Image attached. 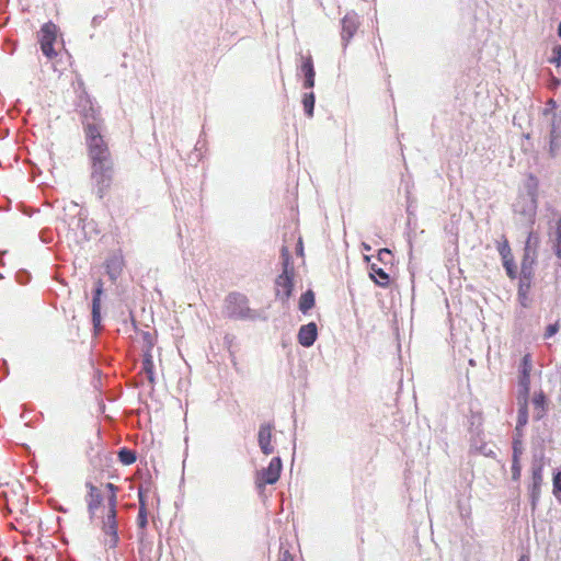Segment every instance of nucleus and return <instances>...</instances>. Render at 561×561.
<instances>
[{"instance_id":"f257e3e1","label":"nucleus","mask_w":561,"mask_h":561,"mask_svg":"<svg viewBox=\"0 0 561 561\" xmlns=\"http://www.w3.org/2000/svg\"><path fill=\"white\" fill-rule=\"evenodd\" d=\"M99 115L93 106H90L83 115V129L91 168L114 165L108 145L101 135V124L98 123L100 121Z\"/></svg>"},{"instance_id":"f03ea898","label":"nucleus","mask_w":561,"mask_h":561,"mask_svg":"<svg viewBox=\"0 0 561 561\" xmlns=\"http://www.w3.org/2000/svg\"><path fill=\"white\" fill-rule=\"evenodd\" d=\"M533 370V359L530 354H525L520 363V375L518 380V416L516 428L524 427L528 422V397L530 391V374Z\"/></svg>"},{"instance_id":"7ed1b4c3","label":"nucleus","mask_w":561,"mask_h":561,"mask_svg":"<svg viewBox=\"0 0 561 561\" xmlns=\"http://www.w3.org/2000/svg\"><path fill=\"white\" fill-rule=\"evenodd\" d=\"M538 237L529 232L525 243L524 257L522 260V272L518 291H529L533 278V265L536 261Z\"/></svg>"},{"instance_id":"20e7f679","label":"nucleus","mask_w":561,"mask_h":561,"mask_svg":"<svg viewBox=\"0 0 561 561\" xmlns=\"http://www.w3.org/2000/svg\"><path fill=\"white\" fill-rule=\"evenodd\" d=\"M283 256V273L276 278V296L283 300L288 299L291 296L294 283H293V267H290V255L287 248L282 249Z\"/></svg>"},{"instance_id":"39448f33","label":"nucleus","mask_w":561,"mask_h":561,"mask_svg":"<svg viewBox=\"0 0 561 561\" xmlns=\"http://www.w3.org/2000/svg\"><path fill=\"white\" fill-rule=\"evenodd\" d=\"M114 178V165H98L91 168V180L99 198H104L108 193Z\"/></svg>"},{"instance_id":"423d86ee","label":"nucleus","mask_w":561,"mask_h":561,"mask_svg":"<svg viewBox=\"0 0 561 561\" xmlns=\"http://www.w3.org/2000/svg\"><path fill=\"white\" fill-rule=\"evenodd\" d=\"M282 472V460L279 457L271 459L267 468H263L255 474L256 488L263 490L266 484H274L278 481Z\"/></svg>"},{"instance_id":"0eeeda50","label":"nucleus","mask_w":561,"mask_h":561,"mask_svg":"<svg viewBox=\"0 0 561 561\" xmlns=\"http://www.w3.org/2000/svg\"><path fill=\"white\" fill-rule=\"evenodd\" d=\"M56 38L57 26L51 22L45 23L41 28L39 44L43 54L49 59H53L57 56V53L54 49Z\"/></svg>"},{"instance_id":"6e6552de","label":"nucleus","mask_w":561,"mask_h":561,"mask_svg":"<svg viewBox=\"0 0 561 561\" xmlns=\"http://www.w3.org/2000/svg\"><path fill=\"white\" fill-rule=\"evenodd\" d=\"M226 308L230 317L244 318L249 316L248 298L240 293H231L226 298Z\"/></svg>"},{"instance_id":"1a4fd4ad","label":"nucleus","mask_w":561,"mask_h":561,"mask_svg":"<svg viewBox=\"0 0 561 561\" xmlns=\"http://www.w3.org/2000/svg\"><path fill=\"white\" fill-rule=\"evenodd\" d=\"M103 533L108 536L107 542L111 547H115L118 542L116 507L108 506V512L103 520Z\"/></svg>"},{"instance_id":"9d476101","label":"nucleus","mask_w":561,"mask_h":561,"mask_svg":"<svg viewBox=\"0 0 561 561\" xmlns=\"http://www.w3.org/2000/svg\"><path fill=\"white\" fill-rule=\"evenodd\" d=\"M272 431L273 426L271 424H262L259 430V446L262 453L266 456L274 453V447L272 445Z\"/></svg>"},{"instance_id":"9b49d317","label":"nucleus","mask_w":561,"mask_h":561,"mask_svg":"<svg viewBox=\"0 0 561 561\" xmlns=\"http://www.w3.org/2000/svg\"><path fill=\"white\" fill-rule=\"evenodd\" d=\"M358 28V21L355 14H346L342 20L341 37L344 46H347Z\"/></svg>"},{"instance_id":"f8f14e48","label":"nucleus","mask_w":561,"mask_h":561,"mask_svg":"<svg viewBox=\"0 0 561 561\" xmlns=\"http://www.w3.org/2000/svg\"><path fill=\"white\" fill-rule=\"evenodd\" d=\"M88 490L87 505L90 514H94L103 502V495L101 490L91 482L85 483Z\"/></svg>"},{"instance_id":"ddd939ff","label":"nucleus","mask_w":561,"mask_h":561,"mask_svg":"<svg viewBox=\"0 0 561 561\" xmlns=\"http://www.w3.org/2000/svg\"><path fill=\"white\" fill-rule=\"evenodd\" d=\"M103 294V282L95 283V290L92 299V321L95 329L101 325V296Z\"/></svg>"},{"instance_id":"4468645a","label":"nucleus","mask_w":561,"mask_h":561,"mask_svg":"<svg viewBox=\"0 0 561 561\" xmlns=\"http://www.w3.org/2000/svg\"><path fill=\"white\" fill-rule=\"evenodd\" d=\"M300 69L305 76L304 87L306 89H312L314 87L316 71L313 67V60L310 54L301 57Z\"/></svg>"},{"instance_id":"2eb2a0df","label":"nucleus","mask_w":561,"mask_h":561,"mask_svg":"<svg viewBox=\"0 0 561 561\" xmlns=\"http://www.w3.org/2000/svg\"><path fill=\"white\" fill-rule=\"evenodd\" d=\"M317 335V325L314 322H310L299 329L298 342L305 347H310L316 342Z\"/></svg>"},{"instance_id":"dca6fc26","label":"nucleus","mask_w":561,"mask_h":561,"mask_svg":"<svg viewBox=\"0 0 561 561\" xmlns=\"http://www.w3.org/2000/svg\"><path fill=\"white\" fill-rule=\"evenodd\" d=\"M106 273L108 274L110 278L115 280L117 277L121 276L123 268H124V259L122 255H113L110 257L106 263Z\"/></svg>"},{"instance_id":"f3484780","label":"nucleus","mask_w":561,"mask_h":561,"mask_svg":"<svg viewBox=\"0 0 561 561\" xmlns=\"http://www.w3.org/2000/svg\"><path fill=\"white\" fill-rule=\"evenodd\" d=\"M369 276L380 287L387 288L390 285L389 274L375 263L369 266Z\"/></svg>"},{"instance_id":"a211bd4d","label":"nucleus","mask_w":561,"mask_h":561,"mask_svg":"<svg viewBox=\"0 0 561 561\" xmlns=\"http://www.w3.org/2000/svg\"><path fill=\"white\" fill-rule=\"evenodd\" d=\"M531 403L534 407V417L536 420H541L547 412V397L543 391L536 392Z\"/></svg>"},{"instance_id":"6ab92c4d","label":"nucleus","mask_w":561,"mask_h":561,"mask_svg":"<svg viewBox=\"0 0 561 561\" xmlns=\"http://www.w3.org/2000/svg\"><path fill=\"white\" fill-rule=\"evenodd\" d=\"M314 306V294L311 290L304 293L299 299V309L306 313Z\"/></svg>"},{"instance_id":"aec40b11","label":"nucleus","mask_w":561,"mask_h":561,"mask_svg":"<svg viewBox=\"0 0 561 561\" xmlns=\"http://www.w3.org/2000/svg\"><path fill=\"white\" fill-rule=\"evenodd\" d=\"M118 459L123 465L129 466L136 461L137 456L134 450L128 449V448H122L118 451Z\"/></svg>"},{"instance_id":"412c9836","label":"nucleus","mask_w":561,"mask_h":561,"mask_svg":"<svg viewBox=\"0 0 561 561\" xmlns=\"http://www.w3.org/2000/svg\"><path fill=\"white\" fill-rule=\"evenodd\" d=\"M142 370L148 375V379L153 381V360L149 350L144 355Z\"/></svg>"},{"instance_id":"4be33fe9","label":"nucleus","mask_w":561,"mask_h":561,"mask_svg":"<svg viewBox=\"0 0 561 561\" xmlns=\"http://www.w3.org/2000/svg\"><path fill=\"white\" fill-rule=\"evenodd\" d=\"M314 94L312 92L306 93L302 99V104L306 114L311 117L313 115V108H314Z\"/></svg>"},{"instance_id":"5701e85b","label":"nucleus","mask_w":561,"mask_h":561,"mask_svg":"<svg viewBox=\"0 0 561 561\" xmlns=\"http://www.w3.org/2000/svg\"><path fill=\"white\" fill-rule=\"evenodd\" d=\"M502 262H503V266L506 271L507 276L511 279H515L517 276V271H516V265L514 263V256L512 255L510 257L503 259Z\"/></svg>"},{"instance_id":"b1692460","label":"nucleus","mask_w":561,"mask_h":561,"mask_svg":"<svg viewBox=\"0 0 561 561\" xmlns=\"http://www.w3.org/2000/svg\"><path fill=\"white\" fill-rule=\"evenodd\" d=\"M105 488L110 492V495H108V499H107L108 506L116 507V505H117V491H118V488L115 484L111 483V482L106 483Z\"/></svg>"},{"instance_id":"393cba45","label":"nucleus","mask_w":561,"mask_h":561,"mask_svg":"<svg viewBox=\"0 0 561 561\" xmlns=\"http://www.w3.org/2000/svg\"><path fill=\"white\" fill-rule=\"evenodd\" d=\"M137 525L140 529H146L148 525V508H144L142 506L139 507L137 515Z\"/></svg>"},{"instance_id":"a878e982","label":"nucleus","mask_w":561,"mask_h":561,"mask_svg":"<svg viewBox=\"0 0 561 561\" xmlns=\"http://www.w3.org/2000/svg\"><path fill=\"white\" fill-rule=\"evenodd\" d=\"M497 251H499V254L501 255L502 260L513 255L510 243H508L507 239H505V238H504L503 242L499 243Z\"/></svg>"},{"instance_id":"bb28decb","label":"nucleus","mask_w":561,"mask_h":561,"mask_svg":"<svg viewBox=\"0 0 561 561\" xmlns=\"http://www.w3.org/2000/svg\"><path fill=\"white\" fill-rule=\"evenodd\" d=\"M557 242H556V253L558 257L561 259V218L557 221L556 227Z\"/></svg>"},{"instance_id":"cd10ccee","label":"nucleus","mask_w":561,"mask_h":561,"mask_svg":"<svg viewBox=\"0 0 561 561\" xmlns=\"http://www.w3.org/2000/svg\"><path fill=\"white\" fill-rule=\"evenodd\" d=\"M550 62L556 64L558 67L561 65V45H556L552 48V57Z\"/></svg>"},{"instance_id":"c85d7f7f","label":"nucleus","mask_w":561,"mask_h":561,"mask_svg":"<svg viewBox=\"0 0 561 561\" xmlns=\"http://www.w3.org/2000/svg\"><path fill=\"white\" fill-rule=\"evenodd\" d=\"M146 493H147V490H144L141 486L138 489L139 507H141V505H142L144 508H147Z\"/></svg>"},{"instance_id":"c756f323","label":"nucleus","mask_w":561,"mask_h":561,"mask_svg":"<svg viewBox=\"0 0 561 561\" xmlns=\"http://www.w3.org/2000/svg\"><path fill=\"white\" fill-rule=\"evenodd\" d=\"M559 330V324L556 322L553 324H549L546 329V332H545V337L546 339H549L551 337L552 335H554Z\"/></svg>"},{"instance_id":"7c9ffc66","label":"nucleus","mask_w":561,"mask_h":561,"mask_svg":"<svg viewBox=\"0 0 561 561\" xmlns=\"http://www.w3.org/2000/svg\"><path fill=\"white\" fill-rule=\"evenodd\" d=\"M561 492V471L553 477V493Z\"/></svg>"},{"instance_id":"2f4dec72","label":"nucleus","mask_w":561,"mask_h":561,"mask_svg":"<svg viewBox=\"0 0 561 561\" xmlns=\"http://www.w3.org/2000/svg\"><path fill=\"white\" fill-rule=\"evenodd\" d=\"M278 561H295L294 556L289 552V550H282L278 556Z\"/></svg>"},{"instance_id":"473e14b6","label":"nucleus","mask_w":561,"mask_h":561,"mask_svg":"<svg viewBox=\"0 0 561 561\" xmlns=\"http://www.w3.org/2000/svg\"><path fill=\"white\" fill-rule=\"evenodd\" d=\"M391 251L388 249H380L378 251V260L381 262H386L388 257H391Z\"/></svg>"},{"instance_id":"72a5a7b5","label":"nucleus","mask_w":561,"mask_h":561,"mask_svg":"<svg viewBox=\"0 0 561 561\" xmlns=\"http://www.w3.org/2000/svg\"><path fill=\"white\" fill-rule=\"evenodd\" d=\"M528 293L529 291H518V299L523 307H528Z\"/></svg>"},{"instance_id":"f704fd0d","label":"nucleus","mask_w":561,"mask_h":561,"mask_svg":"<svg viewBox=\"0 0 561 561\" xmlns=\"http://www.w3.org/2000/svg\"><path fill=\"white\" fill-rule=\"evenodd\" d=\"M533 479H534L535 489H540V484H541V474H540V472H535Z\"/></svg>"},{"instance_id":"c9c22d12","label":"nucleus","mask_w":561,"mask_h":561,"mask_svg":"<svg viewBox=\"0 0 561 561\" xmlns=\"http://www.w3.org/2000/svg\"><path fill=\"white\" fill-rule=\"evenodd\" d=\"M144 336H145V340L148 342L149 350H150V348L152 347L151 334H150V333H148V332H146V333L144 334Z\"/></svg>"},{"instance_id":"e433bc0d","label":"nucleus","mask_w":561,"mask_h":561,"mask_svg":"<svg viewBox=\"0 0 561 561\" xmlns=\"http://www.w3.org/2000/svg\"><path fill=\"white\" fill-rule=\"evenodd\" d=\"M539 493H540V489H535V485H533V493H531V495H533L534 502L538 499Z\"/></svg>"},{"instance_id":"4c0bfd02","label":"nucleus","mask_w":561,"mask_h":561,"mask_svg":"<svg viewBox=\"0 0 561 561\" xmlns=\"http://www.w3.org/2000/svg\"><path fill=\"white\" fill-rule=\"evenodd\" d=\"M514 474L519 473V467L517 465V457L515 456L514 465H513Z\"/></svg>"},{"instance_id":"58836bf2","label":"nucleus","mask_w":561,"mask_h":561,"mask_svg":"<svg viewBox=\"0 0 561 561\" xmlns=\"http://www.w3.org/2000/svg\"><path fill=\"white\" fill-rule=\"evenodd\" d=\"M518 561H529L527 556H522Z\"/></svg>"}]
</instances>
